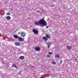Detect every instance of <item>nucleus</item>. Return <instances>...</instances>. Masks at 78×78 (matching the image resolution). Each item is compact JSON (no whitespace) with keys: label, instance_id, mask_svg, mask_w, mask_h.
Returning <instances> with one entry per match:
<instances>
[{"label":"nucleus","instance_id":"1","mask_svg":"<svg viewBox=\"0 0 78 78\" xmlns=\"http://www.w3.org/2000/svg\"><path fill=\"white\" fill-rule=\"evenodd\" d=\"M35 24L37 26H39L41 27H44L45 26H47V23L45 21L44 19H42L38 22H35Z\"/></svg>","mask_w":78,"mask_h":78},{"label":"nucleus","instance_id":"2","mask_svg":"<svg viewBox=\"0 0 78 78\" xmlns=\"http://www.w3.org/2000/svg\"><path fill=\"white\" fill-rule=\"evenodd\" d=\"M33 32L34 33V34H38V30L36 29H34L32 30Z\"/></svg>","mask_w":78,"mask_h":78},{"label":"nucleus","instance_id":"3","mask_svg":"<svg viewBox=\"0 0 78 78\" xmlns=\"http://www.w3.org/2000/svg\"><path fill=\"white\" fill-rule=\"evenodd\" d=\"M18 41H21L22 42V41H24V40H23V38H21V37H19L18 38Z\"/></svg>","mask_w":78,"mask_h":78},{"label":"nucleus","instance_id":"4","mask_svg":"<svg viewBox=\"0 0 78 78\" xmlns=\"http://www.w3.org/2000/svg\"><path fill=\"white\" fill-rule=\"evenodd\" d=\"M35 49L36 51H39V50H40L41 48L39 47H37L35 48Z\"/></svg>","mask_w":78,"mask_h":78},{"label":"nucleus","instance_id":"5","mask_svg":"<svg viewBox=\"0 0 78 78\" xmlns=\"http://www.w3.org/2000/svg\"><path fill=\"white\" fill-rule=\"evenodd\" d=\"M43 39H44L45 41H48V38L45 37H43Z\"/></svg>","mask_w":78,"mask_h":78},{"label":"nucleus","instance_id":"6","mask_svg":"<svg viewBox=\"0 0 78 78\" xmlns=\"http://www.w3.org/2000/svg\"><path fill=\"white\" fill-rule=\"evenodd\" d=\"M47 45L48 46V48H49V47H50V45L51 44V43L48 42L47 43Z\"/></svg>","mask_w":78,"mask_h":78},{"label":"nucleus","instance_id":"7","mask_svg":"<svg viewBox=\"0 0 78 78\" xmlns=\"http://www.w3.org/2000/svg\"><path fill=\"white\" fill-rule=\"evenodd\" d=\"M21 34V36L22 37H25V34L24 32H22Z\"/></svg>","mask_w":78,"mask_h":78},{"label":"nucleus","instance_id":"8","mask_svg":"<svg viewBox=\"0 0 78 78\" xmlns=\"http://www.w3.org/2000/svg\"><path fill=\"white\" fill-rule=\"evenodd\" d=\"M12 67H15L16 69H17V67L16 65L12 64Z\"/></svg>","mask_w":78,"mask_h":78},{"label":"nucleus","instance_id":"9","mask_svg":"<svg viewBox=\"0 0 78 78\" xmlns=\"http://www.w3.org/2000/svg\"><path fill=\"white\" fill-rule=\"evenodd\" d=\"M67 48L68 50H70L71 48H72V46H68L67 47Z\"/></svg>","mask_w":78,"mask_h":78},{"label":"nucleus","instance_id":"10","mask_svg":"<svg viewBox=\"0 0 78 78\" xmlns=\"http://www.w3.org/2000/svg\"><path fill=\"white\" fill-rule=\"evenodd\" d=\"M46 36L48 38H50V35L48 34H46Z\"/></svg>","mask_w":78,"mask_h":78},{"label":"nucleus","instance_id":"11","mask_svg":"<svg viewBox=\"0 0 78 78\" xmlns=\"http://www.w3.org/2000/svg\"><path fill=\"white\" fill-rule=\"evenodd\" d=\"M16 45L17 46H20V43L19 42H16L15 43Z\"/></svg>","mask_w":78,"mask_h":78},{"label":"nucleus","instance_id":"12","mask_svg":"<svg viewBox=\"0 0 78 78\" xmlns=\"http://www.w3.org/2000/svg\"><path fill=\"white\" fill-rule=\"evenodd\" d=\"M20 59H23L25 57L23 56H21L20 57Z\"/></svg>","mask_w":78,"mask_h":78},{"label":"nucleus","instance_id":"13","mask_svg":"<svg viewBox=\"0 0 78 78\" xmlns=\"http://www.w3.org/2000/svg\"><path fill=\"white\" fill-rule=\"evenodd\" d=\"M14 37L15 39H17V38H18V36L16 35H14Z\"/></svg>","mask_w":78,"mask_h":78},{"label":"nucleus","instance_id":"14","mask_svg":"<svg viewBox=\"0 0 78 78\" xmlns=\"http://www.w3.org/2000/svg\"><path fill=\"white\" fill-rule=\"evenodd\" d=\"M6 19L7 20H10V19H11V17H10L9 16H7L6 17Z\"/></svg>","mask_w":78,"mask_h":78},{"label":"nucleus","instance_id":"15","mask_svg":"<svg viewBox=\"0 0 78 78\" xmlns=\"http://www.w3.org/2000/svg\"><path fill=\"white\" fill-rule=\"evenodd\" d=\"M59 55H56L55 56V58H59Z\"/></svg>","mask_w":78,"mask_h":78},{"label":"nucleus","instance_id":"16","mask_svg":"<svg viewBox=\"0 0 78 78\" xmlns=\"http://www.w3.org/2000/svg\"><path fill=\"white\" fill-rule=\"evenodd\" d=\"M49 55H52L53 53L52 52H49Z\"/></svg>","mask_w":78,"mask_h":78},{"label":"nucleus","instance_id":"17","mask_svg":"<svg viewBox=\"0 0 78 78\" xmlns=\"http://www.w3.org/2000/svg\"><path fill=\"white\" fill-rule=\"evenodd\" d=\"M7 15H8V16H9L10 15V13H9L8 12L7 14Z\"/></svg>","mask_w":78,"mask_h":78},{"label":"nucleus","instance_id":"18","mask_svg":"<svg viewBox=\"0 0 78 78\" xmlns=\"http://www.w3.org/2000/svg\"><path fill=\"white\" fill-rule=\"evenodd\" d=\"M53 64H56V62H53Z\"/></svg>","mask_w":78,"mask_h":78},{"label":"nucleus","instance_id":"19","mask_svg":"<svg viewBox=\"0 0 78 78\" xmlns=\"http://www.w3.org/2000/svg\"><path fill=\"white\" fill-rule=\"evenodd\" d=\"M48 28V26H47L46 27V29H47V28Z\"/></svg>","mask_w":78,"mask_h":78},{"label":"nucleus","instance_id":"20","mask_svg":"<svg viewBox=\"0 0 78 78\" xmlns=\"http://www.w3.org/2000/svg\"><path fill=\"white\" fill-rule=\"evenodd\" d=\"M40 78H45V77H44L41 76Z\"/></svg>","mask_w":78,"mask_h":78},{"label":"nucleus","instance_id":"21","mask_svg":"<svg viewBox=\"0 0 78 78\" xmlns=\"http://www.w3.org/2000/svg\"><path fill=\"white\" fill-rule=\"evenodd\" d=\"M62 61L61 60L60 63H62Z\"/></svg>","mask_w":78,"mask_h":78},{"label":"nucleus","instance_id":"22","mask_svg":"<svg viewBox=\"0 0 78 78\" xmlns=\"http://www.w3.org/2000/svg\"><path fill=\"white\" fill-rule=\"evenodd\" d=\"M47 57H49V55H48L47 56Z\"/></svg>","mask_w":78,"mask_h":78},{"label":"nucleus","instance_id":"23","mask_svg":"<svg viewBox=\"0 0 78 78\" xmlns=\"http://www.w3.org/2000/svg\"><path fill=\"white\" fill-rule=\"evenodd\" d=\"M37 12H38V13H39V11H37Z\"/></svg>","mask_w":78,"mask_h":78},{"label":"nucleus","instance_id":"24","mask_svg":"<svg viewBox=\"0 0 78 78\" xmlns=\"http://www.w3.org/2000/svg\"><path fill=\"white\" fill-rule=\"evenodd\" d=\"M75 60V61H76V60H77V59H76V60Z\"/></svg>","mask_w":78,"mask_h":78}]
</instances>
